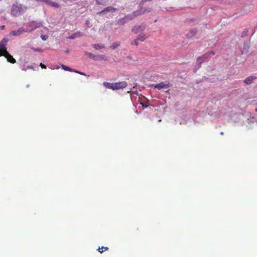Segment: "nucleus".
<instances>
[{
	"label": "nucleus",
	"mask_w": 257,
	"mask_h": 257,
	"mask_svg": "<svg viewBox=\"0 0 257 257\" xmlns=\"http://www.w3.org/2000/svg\"><path fill=\"white\" fill-rule=\"evenodd\" d=\"M103 85L106 88L114 90L124 88L127 86V84L125 81H121L115 83L104 82H103Z\"/></svg>",
	"instance_id": "obj_1"
},
{
	"label": "nucleus",
	"mask_w": 257,
	"mask_h": 257,
	"mask_svg": "<svg viewBox=\"0 0 257 257\" xmlns=\"http://www.w3.org/2000/svg\"><path fill=\"white\" fill-rule=\"evenodd\" d=\"M27 9V7L22 4H14L11 10V14L14 16H19L24 13Z\"/></svg>",
	"instance_id": "obj_2"
},
{
	"label": "nucleus",
	"mask_w": 257,
	"mask_h": 257,
	"mask_svg": "<svg viewBox=\"0 0 257 257\" xmlns=\"http://www.w3.org/2000/svg\"><path fill=\"white\" fill-rule=\"evenodd\" d=\"M38 26H36L34 27V28L30 29L29 28H27L25 29L23 28H20L17 31H12L10 32V35L14 36H19L22 34L23 33L31 32L34 29H36Z\"/></svg>",
	"instance_id": "obj_3"
},
{
	"label": "nucleus",
	"mask_w": 257,
	"mask_h": 257,
	"mask_svg": "<svg viewBox=\"0 0 257 257\" xmlns=\"http://www.w3.org/2000/svg\"><path fill=\"white\" fill-rule=\"evenodd\" d=\"M144 13L145 12L142 11V10L134 11L132 14L127 15L126 16L124 17V18L126 20V22H128V21L136 18V17L144 14Z\"/></svg>",
	"instance_id": "obj_4"
},
{
	"label": "nucleus",
	"mask_w": 257,
	"mask_h": 257,
	"mask_svg": "<svg viewBox=\"0 0 257 257\" xmlns=\"http://www.w3.org/2000/svg\"><path fill=\"white\" fill-rule=\"evenodd\" d=\"M171 86V84L169 81H166L156 84L154 87L158 90H161L162 89H168Z\"/></svg>",
	"instance_id": "obj_5"
},
{
	"label": "nucleus",
	"mask_w": 257,
	"mask_h": 257,
	"mask_svg": "<svg viewBox=\"0 0 257 257\" xmlns=\"http://www.w3.org/2000/svg\"><path fill=\"white\" fill-rule=\"evenodd\" d=\"M146 26L145 24H142L141 26H135L132 29V32L135 34H137L140 32H142L145 30L146 29Z\"/></svg>",
	"instance_id": "obj_6"
},
{
	"label": "nucleus",
	"mask_w": 257,
	"mask_h": 257,
	"mask_svg": "<svg viewBox=\"0 0 257 257\" xmlns=\"http://www.w3.org/2000/svg\"><path fill=\"white\" fill-rule=\"evenodd\" d=\"M4 57L7 58L8 62L13 64H14L16 62L15 59L13 58V56L9 53L7 50H4Z\"/></svg>",
	"instance_id": "obj_7"
},
{
	"label": "nucleus",
	"mask_w": 257,
	"mask_h": 257,
	"mask_svg": "<svg viewBox=\"0 0 257 257\" xmlns=\"http://www.w3.org/2000/svg\"><path fill=\"white\" fill-rule=\"evenodd\" d=\"M35 1L37 2H45L48 5H50V6L55 7V8H59L60 7V5L58 3L53 2L51 0H35Z\"/></svg>",
	"instance_id": "obj_8"
},
{
	"label": "nucleus",
	"mask_w": 257,
	"mask_h": 257,
	"mask_svg": "<svg viewBox=\"0 0 257 257\" xmlns=\"http://www.w3.org/2000/svg\"><path fill=\"white\" fill-rule=\"evenodd\" d=\"M116 10H117V9L116 8H115L112 6H109L106 8H105L102 11L97 13V14L98 15H100L101 14H102L103 13L108 12L113 13Z\"/></svg>",
	"instance_id": "obj_9"
},
{
	"label": "nucleus",
	"mask_w": 257,
	"mask_h": 257,
	"mask_svg": "<svg viewBox=\"0 0 257 257\" xmlns=\"http://www.w3.org/2000/svg\"><path fill=\"white\" fill-rule=\"evenodd\" d=\"M256 78V77L253 76H248L243 80V82L246 84H250L252 83L253 80L255 79Z\"/></svg>",
	"instance_id": "obj_10"
},
{
	"label": "nucleus",
	"mask_w": 257,
	"mask_h": 257,
	"mask_svg": "<svg viewBox=\"0 0 257 257\" xmlns=\"http://www.w3.org/2000/svg\"><path fill=\"white\" fill-rule=\"evenodd\" d=\"M8 40L6 39H3L0 43V50H7L6 46L7 45Z\"/></svg>",
	"instance_id": "obj_11"
},
{
	"label": "nucleus",
	"mask_w": 257,
	"mask_h": 257,
	"mask_svg": "<svg viewBox=\"0 0 257 257\" xmlns=\"http://www.w3.org/2000/svg\"><path fill=\"white\" fill-rule=\"evenodd\" d=\"M83 36V33L81 32H77L73 34L71 36L69 37L68 38L70 39H74L76 38L80 37Z\"/></svg>",
	"instance_id": "obj_12"
},
{
	"label": "nucleus",
	"mask_w": 257,
	"mask_h": 257,
	"mask_svg": "<svg viewBox=\"0 0 257 257\" xmlns=\"http://www.w3.org/2000/svg\"><path fill=\"white\" fill-rule=\"evenodd\" d=\"M197 32V30L196 29H191L190 30L189 32L187 34L186 36L187 38H192L194 37Z\"/></svg>",
	"instance_id": "obj_13"
},
{
	"label": "nucleus",
	"mask_w": 257,
	"mask_h": 257,
	"mask_svg": "<svg viewBox=\"0 0 257 257\" xmlns=\"http://www.w3.org/2000/svg\"><path fill=\"white\" fill-rule=\"evenodd\" d=\"M92 46L96 50L103 49L105 47L104 45L98 44H93L92 45Z\"/></svg>",
	"instance_id": "obj_14"
},
{
	"label": "nucleus",
	"mask_w": 257,
	"mask_h": 257,
	"mask_svg": "<svg viewBox=\"0 0 257 257\" xmlns=\"http://www.w3.org/2000/svg\"><path fill=\"white\" fill-rule=\"evenodd\" d=\"M210 54L214 55L215 53L213 51H208V52L205 53L202 55V57L204 58L205 60L207 59L210 55Z\"/></svg>",
	"instance_id": "obj_15"
},
{
	"label": "nucleus",
	"mask_w": 257,
	"mask_h": 257,
	"mask_svg": "<svg viewBox=\"0 0 257 257\" xmlns=\"http://www.w3.org/2000/svg\"><path fill=\"white\" fill-rule=\"evenodd\" d=\"M137 38L139 41L143 42L146 39L147 37L145 34H141L138 36V37Z\"/></svg>",
	"instance_id": "obj_16"
},
{
	"label": "nucleus",
	"mask_w": 257,
	"mask_h": 257,
	"mask_svg": "<svg viewBox=\"0 0 257 257\" xmlns=\"http://www.w3.org/2000/svg\"><path fill=\"white\" fill-rule=\"evenodd\" d=\"M125 23H127L126 20L124 19V18H120L118 19L117 21V24L119 25H122L124 24Z\"/></svg>",
	"instance_id": "obj_17"
},
{
	"label": "nucleus",
	"mask_w": 257,
	"mask_h": 257,
	"mask_svg": "<svg viewBox=\"0 0 257 257\" xmlns=\"http://www.w3.org/2000/svg\"><path fill=\"white\" fill-rule=\"evenodd\" d=\"M85 54L87 56H88L90 58L93 59H94V60H96V56H95V55H94L93 54L91 53H89V52H85Z\"/></svg>",
	"instance_id": "obj_18"
},
{
	"label": "nucleus",
	"mask_w": 257,
	"mask_h": 257,
	"mask_svg": "<svg viewBox=\"0 0 257 257\" xmlns=\"http://www.w3.org/2000/svg\"><path fill=\"white\" fill-rule=\"evenodd\" d=\"M119 45L120 44L118 42H114L112 44L110 48L112 50H114L119 46Z\"/></svg>",
	"instance_id": "obj_19"
},
{
	"label": "nucleus",
	"mask_w": 257,
	"mask_h": 257,
	"mask_svg": "<svg viewBox=\"0 0 257 257\" xmlns=\"http://www.w3.org/2000/svg\"><path fill=\"white\" fill-rule=\"evenodd\" d=\"M62 68L64 70L68 71H70V72H74V70H75V69H73L69 67L68 66H67L66 65H62Z\"/></svg>",
	"instance_id": "obj_20"
},
{
	"label": "nucleus",
	"mask_w": 257,
	"mask_h": 257,
	"mask_svg": "<svg viewBox=\"0 0 257 257\" xmlns=\"http://www.w3.org/2000/svg\"><path fill=\"white\" fill-rule=\"evenodd\" d=\"M107 60V58H106L105 56L104 55H98L96 56V60Z\"/></svg>",
	"instance_id": "obj_21"
},
{
	"label": "nucleus",
	"mask_w": 257,
	"mask_h": 257,
	"mask_svg": "<svg viewBox=\"0 0 257 257\" xmlns=\"http://www.w3.org/2000/svg\"><path fill=\"white\" fill-rule=\"evenodd\" d=\"M205 61L204 58L202 56L199 57L197 58V62L199 65V67H200L201 64Z\"/></svg>",
	"instance_id": "obj_22"
},
{
	"label": "nucleus",
	"mask_w": 257,
	"mask_h": 257,
	"mask_svg": "<svg viewBox=\"0 0 257 257\" xmlns=\"http://www.w3.org/2000/svg\"><path fill=\"white\" fill-rule=\"evenodd\" d=\"M108 249V248L107 247L102 246L101 248L99 247L98 250L100 253H102L104 251Z\"/></svg>",
	"instance_id": "obj_23"
},
{
	"label": "nucleus",
	"mask_w": 257,
	"mask_h": 257,
	"mask_svg": "<svg viewBox=\"0 0 257 257\" xmlns=\"http://www.w3.org/2000/svg\"><path fill=\"white\" fill-rule=\"evenodd\" d=\"M138 41H139V40L137 38V39H136L132 41L131 44L133 45H134L137 46L138 45Z\"/></svg>",
	"instance_id": "obj_24"
},
{
	"label": "nucleus",
	"mask_w": 257,
	"mask_h": 257,
	"mask_svg": "<svg viewBox=\"0 0 257 257\" xmlns=\"http://www.w3.org/2000/svg\"><path fill=\"white\" fill-rule=\"evenodd\" d=\"M41 38L43 40L45 41V40H47V39L48 38V35H41Z\"/></svg>",
	"instance_id": "obj_25"
},
{
	"label": "nucleus",
	"mask_w": 257,
	"mask_h": 257,
	"mask_svg": "<svg viewBox=\"0 0 257 257\" xmlns=\"http://www.w3.org/2000/svg\"><path fill=\"white\" fill-rule=\"evenodd\" d=\"M74 72H75V73L80 74L81 75H85V76L86 75V74L82 72H80V71H77L76 70H74Z\"/></svg>",
	"instance_id": "obj_26"
},
{
	"label": "nucleus",
	"mask_w": 257,
	"mask_h": 257,
	"mask_svg": "<svg viewBox=\"0 0 257 257\" xmlns=\"http://www.w3.org/2000/svg\"><path fill=\"white\" fill-rule=\"evenodd\" d=\"M5 52L4 50H0V56H4Z\"/></svg>",
	"instance_id": "obj_27"
},
{
	"label": "nucleus",
	"mask_w": 257,
	"mask_h": 257,
	"mask_svg": "<svg viewBox=\"0 0 257 257\" xmlns=\"http://www.w3.org/2000/svg\"><path fill=\"white\" fill-rule=\"evenodd\" d=\"M40 66L43 69H46V66L45 65H44V64L42 63H40Z\"/></svg>",
	"instance_id": "obj_28"
},
{
	"label": "nucleus",
	"mask_w": 257,
	"mask_h": 257,
	"mask_svg": "<svg viewBox=\"0 0 257 257\" xmlns=\"http://www.w3.org/2000/svg\"><path fill=\"white\" fill-rule=\"evenodd\" d=\"M247 32L248 30L247 29H245L243 32V34L245 35L247 34Z\"/></svg>",
	"instance_id": "obj_29"
},
{
	"label": "nucleus",
	"mask_w": 257,
	"mask_h": 257,
	"mask_svg": "<svg viewBox=\"0 0 257 257\" xmlns=\"http://www.w3.org/2000/svg\"><path fill=\"white\" fill-rule=\"evenodd\" d=\"M35 51L37 52H42L41 50L40 49H33Z\"/></svg>",
	"instance_id": "obj_30"
},
{
	"label": "nucleus",
	"mask_w": 257,
	"mask_h": 257,
	"mask_svg": "<svg viewBox=\"0 0 257 257\" xmlns=\"http://www.w3.org/2000/svg\"><path fill=\"white\" fill-rule=\"evenodd\" d=\"M142 105H143V107H148V105L147 104V102L146 103V104H142Z\"/></svg>",
	"instance_id": "obj_31"
},
{
	"label": "nucleus",
	"mask_w": 257,
	"mask_h": 257,
	"mask_svg": "<svg viewBox=\"0 0 257 257\" xmlns=\"http://www.w3.org/2000/svg\"><path fill=\"white\" fill-rule=\"evenodd\" d=\"M151 0H142V2H149V1H151Z\"/></svg>",
	"instance_id": "obj_32"
},
{
	"label": "nucleus",
	"mask_w": 257,
	"mask_h": 257,
	"mask_svg": "<svg viewBox=\"0 0 257 257\" xmlns=\"http://www.w3.org/2000/svg\"><path fill=\"white\" fill-rule=\"evenodd\" d=\"M4 28H5V26L4 25V26H2L0 27V29L1 30H3V29H4Z\"/></svg>",
	"instance_id": "obj_33"
},
{
	"label": "nucleus",
	"mask_w": 257,
	"mask_h": 257,
	"mask_svg": "<svg viewBox=\"0 0 257 257\" xmlns=\"http://www.w3.org/2000/svg\"><path fill=\"white\" fill-rule=\"evenodd\" d=\"M97 4H98V5H101V3H100L99 2H97Z\"/></svg>",
	"instance_id": "obj_34"
},
{
	"label": "nucleus",
	"mask_w": 257,
	"mask_h": 257,
	"mask_svg": "<svg viewBox=\"0 0 257 257\" xmlns=\"http://www.w3.org/2000/svg\"><path fill=\"white\" fill-rule=\"evenodd\" d=\"M69 52L68 50L66 51V53H68Z\"/></svg>",
	"instance_id": "obj_35"
},
{
	"label": "nucleus",
	"mask_w": 257,
	"mask_h": 257,
	"mask_svg": "<svg viewBox=\"0 0 257 257\" xmlns=\"http://www.w3.org/2000/svg\"><path fill=\"white\" fill-rule=\"evenodd\" d=\"M255 111H256V112H257V108H255Z\"/></svg>",
	"instance_id": "obj_36"
}]
</instances>
